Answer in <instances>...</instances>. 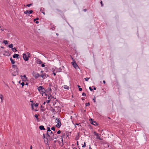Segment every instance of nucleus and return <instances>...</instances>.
<instances>
[{
	"instance_id": "obj_27",
	"label": "nucleus",
	"mask_w": 149,
	"mask_h": 149,
	"mask_svg": "<svg viewBox=\"0 0 149 149\" xmlns=\"http://www.w3.org/2000/svg\"><path fill=\"white\" fill-rule=\"evenodd\" d=\"M64 88L65 89H66L67 90H68L69 89V87L68 86L66 85H65L64 86Z\"/></svg>"
},
{
	"instance_id": "obj_5",
	"label": "nucleus",
	"mask_w": 149,
	"mask_h": 149,
	"mask_svg": "<svg viewBox=\"0 0 149 149\" xmlns=\"http://www.w3.org/2000/svg\"><path fill=\"white\" fill-rule=\"evenodd\" d=\"M43 139H44L45 138L47 140V141H46L45 140H44V142H45V144L46 145H49V144L48 141V138H47V137L45 136V134H43Z\"/></svg>"
},
{
	"instance_id": "obj_18",
	"label": "nucleus",
	"mask_w": 149,
	"mask_h": 149,
	"mask_svg": "<svg viewBox=\"0 0 149 149\" xmlns=\"http://www.w3.org/2000/svg\"><path fill=\"white\" fill-rule=\"evenodd\" d=\"M62 70V69L61 68H60L59 69H57V70L56 71V72H61Z\"/></svg>"
},
{
	"instance_id": "obj_52",
	"label": "nucleus",
	"mask_w": 149,
	"mask_h": 149,
	"mask_svg": "<svg viewBox=\"0 0 149 149\" xmlns=\"http://www.w3.org/2000/svg\"><path fill=\"white\" fill-rule=\"evenodd\" d=\"M61 133V131L60 130H58L57 132V133L58 134H59Z\"/></svg>"
},
{
	"instance_id": "obj_37",
	"label": "nucleus",
	"mask_w": 149,
	"mask_h": 149,
	"mask_svg": "<svg viewBox=\"0 0 149 149\" xmlns=\"http://www.w3.org/2000/svg\"><path fill=\"white\" fill-rule=\"evenodd\" d=\"M26 54L27 56H29V57H30V54L29 52H27Z\"/></svg>"
},
{
	"instance_id": "obj_55",
	"label": "nucleus",
	"mask_w": 149,
	"mask_h": 149,
	"mask_svg": "<svg viewBox=\"0 0 149 149\" xmlns=\"http://www.w3.org/2000/svg\"><path fill=\"white\" fill-rule=\"evenodd\" d=\"M79 91H81L82 90V89L81 88H79Z\"/></svg>"
},
{
	"instance_id": "obj_56",
	"label": "nucleus",
	"mask_w": 149,
	"mask_h": 149,
	"mask_svg": "<svg viewBox=\"0 0 149 149\" xmlns=\"http://www.w3.org/2000/svg\"><path fill=\"white\" fill-rule=\"evenodd\" d=\"M79 124V123H76L74 125L75 126L76 125H78ZM76 127L75 126V127Z\"/></svg>"
},
{
	"instance_id": "obj_4",
	"label": "nucleus",
	"mask_w": 149,
	"mask_h": 149,
	"mask_svg": "<svg viewBox=\"0 0 149 149\" xmlns=\"http://www.w3.org/2000/svg\"><path fill=\"white\" fill-rule=\"evenodd\" d=\"M89 121L91 123L95 126H97L98 125V123L96 121H94L92 118H90L89 119Z\"/></svg>"
},
{
	"instance_id": "obj_20",
	"label": "nucleus",
	"mask_w": 149,
	"mask_h": 149,
	"mask_svg": "<svg viewBox=\"0 0 149 149\" xmlns=\"http://www.w3.org/2000/svg\"><path fill=\"white\" fill-rule=\"evenodd\" d=\"M66 136L67 137H68L69 139V137L68 136L69 135H70V134H71V132H69L68 131H66Z\"/></svg>"
},
{
	"instance_id": "obj_15",
	"label": "nucleus",
	"mask_w": 149,
	"mask_h": 149,
	"mask_svg": "<svg viewBox=\"0 0 149 149\" xmlns=\"http://www.w3.org/2000/svg\"><path fill=\"white\" fill-rule=\"evenodd\" d=\"M39 129L41 130H46V129L44 128V126L42 125L39 126Z\"/></svg>"
},
{
	"instance_id": "obj_46",
	"label": "nucleus",
	"mask_w": 149,
	"mask_h": 149,
	"mask_svg": "<svg viewBox=\"0 0 149 149\" xmlns=\"http://www.w3.org/2000/svg\"><path fill=\"white\" fill-rule=\"evenodd\" d=\"M22 86V87H23L25 85L24 83V82H22L20 84Z\"/></svg>"
},
{
	"instance_id": "obj_23",
	"label": "nucleus",
	"mask_w": 149,
	"mask_h": 149,
	"mask_svg": "<svg viewBox=\"0 0 149 149\" xmlns=\"http://www.w3.org/2000/svg\"><path fill=\"white\" fill-rule=\"evenodd\" d=\"M61 124H57L55 126L56 127H57L58 128H59L61 126Z\"/></svg>"
},
{
	"instance_id": "obj_8",
	"label": "nucleus",
	"mask_w": 149,
	"mask_h": 149,
	"mask_svg": "<svg viewBox=\"0 0 149 149\" xmlns=\"http://www.w3.org/2000/svg\"><path fill=\"white\" fill-rule=\"evenodd\" d=\"M32 74L35 79H37L40 77V74L36 72H33L32 73Z\"/></svg>"
},
{
	"instance_id": "obj_45",
	"label": "nucleus",
	"mask_w": 149,
	"mask_h": 149,
	"mask_svg": "<svg viewBox=\"0 0 149 149\" xmlns=\"http://www.w3.org/2000/svg\"><path fill=\"white\" fill-rule=\"evenodd\" d=\"M90 79V78H88V77H86V78H84V79L86 81H87L89 79Z\"/></svg>"
},
{
	"instance_id": "obj_61",
	"label": "nucleus",
	"mask_w": 149,
	"mask_h": 149,
	"mask_svg": "<svg viewBox=\"0 0 149 149\" xmlns=\"http://www.w3.org/2000/svg\"><path fill=\"white\" fill-rule=\"evenodd\" d=\"M35 22L36 24H38L39 23V22L37 21H36Z\"/></svg>"
},
{
	"instance_id": "obj_40",
	"label": "nucleus",
	"mask_w": 149,
	"mask_h": 149,
	"mask_svg": "<svg viewBox=\"0 0 149 149\" xmlns=\"http://www.w3.org/2000/svg\"><path fill=\"white\" fill-rule=\"evenodd\" d=\"M33 4L32 3L27 4L26 5V6L28 7H29Z\"/></svg>"
},
{
	"instance_id": "obj_53",
	"label": "nucleus",
	"mask_w": 149,
	"mask_h": 149,
	"mask_svg": "<svg viewBox=\"0 0 149 149\" xmlns=\"http://www.w3.org/2000/svg\"><path fill=\"white\" fill-rule=\"evenodd\" d=\"M93 100L94 101V102H96V101H95V97H94V98L93 99Z\"/></svg>"
},
{
	"instance_id": "obj_33",
	"label": "nucleus",
	"mask_w": 149,
	"mask_h": 149,
	"mask_svg": "<svg viewBox=\"0 0 149 149\" xmlns=\"http://www.w3.org/2000/svg\"><path fill=\"white\" fill-rule=\"evenodd\" d=\"M33 12V11L32 10H29V14H31Z\"/></svg>"
},
{
	"instance_id": "obj_64",
	"label": "nucleus",
	"mask_w": 149,
	"mask_h": 149,
	"mask_svg": "<svg viewBox=\"0 0 149 149\" xmlns=\"http://www.w3.org/2000/svg\"><path fill=\"white\" fill-rule=\"evenodd\" d=\"M28 85V83L27 82H26V84H25V85Z\"/></svg>"
},
{
	"instance_id": "obj_32",
	"label": "nucleus",
	"mask_w": 149,
	"mask_h": 149,
	"mask_svg": "<svg viewBox=\"0 0 149 149\" xmlns=\"http://www.w3.org/2000/svg\"><path fill=\"white\" fill-rule=\"evenodd\" d=\"M56 10L57 11H58V12H59L60 13H63V12L62 11H61V10L58 9H56Z\"/></svg>"
},
{
	"instance_id": "obj_59",
	"label": "nucleus",
	"mask_w": 149,
	"mask_h": 149,
	"mask_svg": "<svg viewBox=\"0 0 149 149\" xmlns=\"http://www.w3.org/2000/svg\"><path fill=\"white\" fill-rule=\"evenodd\" d=\"M45 75V78H47V77H48L49 76V75H48V74H47V75Z\"/></svg>"
},
{
	"instance_id": "obj_21",
	"label": "nucleus",
	"mask_w": 149,
	"mask_h": 149,
	"mask_svg": "<svg viewBox=\"0 0 149 149\" xmlns=\"http://www.w3.org/2000/svg\"><path fill=\"white\" fill-rule=\"evenodd\" d=\"M4 52L6 53L7 54V56H9L10 55V52L9 51H7L6 50H5L4 51Z\"/></svg>"
},
{
	"instance_id": "obj_9",
	"label": "nucleus",
	"mask_w": 149,
	"mask_h": 149,
	"mask_svg": "<svg viewBox=\"0 0 149 149\" xmlns=\"http://www.w3.org/2000/svg\"><path fill=\"white\" fill-rule=\"evenodd\" d=\"M20 77L22 79V81H26L27 79V78L26 77V75H24L23 76L21 75Z\"/></svg>"
},
{
	"instance_id": "obj_49",
	"label": "nucleus",
	"mask_w": 149,
	"mask_h": 149,
	"mask_svg": "<svg viewBox=\"0 0 149 149\" xmlns=\"http://www.w3.org/2000/svg\"><path fill=\"white\" fill-rule=\"evenodd\" d=\"M82 95L83 96H85L86 97V95L85 93H82Z\"/></svg>"
},
{
	"instance_id": "obj_41",
	"label": "nucleus",
	"mask_w": 149,
	"mask_h": 149,
	"mask_svg": "<svg viewBox=\"0 0 149 149\" xmlns=\"http://www.w3.org/2000/svg\"><path fill=\"white\" fill-rule=\"evenodd\" d=\"M86 146V143L85 142H84V143L83 145L82 146V147L83 148H85Z\"/></svg>"
},
{
	"instance_id": "obj_38",
	"label": "nucleus",
	"mask_w": 149,
	"mask_h": 149,
	"mask_svg": "<svg viewBox=\"0 0 149 149\" xmlns=\"http://www.w3.org/2000/svg\"><path fill=\"white\" fill-rule=\"evenodd\" d=\"M24 13L25 14H27L29 13V10H26V11H24Z\"/></svg>"
},
{
	"instance_id": "obj_58",
	"label": "nucleus",
	"mask_w": 149,
	"mask_h": 149,
	"mask_svg": "<svg viewBox=\"0 0 149 149\" xmlns=\"http://www.w3.org/2000/svg\"><path fill=\"white\" fill-rule=\"evenodd\" d=\"M83 11L84 12H86L87 11V9H84L83 10Z\"/></svg>"
},
{
	"instance_id": "obj_60",
	"label": "nucleus",
	"mask_w": 149,
	"mask_h": 149,
	"mask_svg": "<svg viewBox=\"0 0 149 149\" xmlns=\"http://www.w3.org/2000/svg\"><path fill=\"white\" fill-rule=\"evenodd\" d=\"M68 25H69V26H70V27L71 28V29H73V28L72 27V26H71L68 23Z\"/></svg>"
},
{
	"instance_id": "obj_12",
	"label": "nucleus",
	"mask_w": 149,
	"mask_h": 149,
	"mask_svg": "<svg viewBox=\"0 0 149 149\" xmlns=\"http://www.w3.org/2000/svg\"><path fill=\"white\" fill-rule=\"evenodd\" d=\"M36 63L38 64H40L42 63V62L41 61L39 58H38L37 59L36 61Z\"/></svg>"
},
{
	"instance_id": "obj_26",
	"label": "nucleus",
	"mask_w": 149,
	"mask_h": 149,
	"mask_svg": "<svg viewBox=\"0 0 149 149\" xmlns=\"http://www.w3.org/2000/svg\"><path fill=\"white\" fill-rule=\"evenodd\" d=\"M52 90L51 88L50 87H49L47 89H45V92H46V91H47L48 92L51 91Z\"/></svg>"
},
{
	"instance_id": "obj_30",
	"label": "nucleus",
	"mask_w": 149,
	"mask_h": 149,
	"mask_svg": "<svg viewBox=\"0 0 149 149\" xmlns=\"http://www.w3.org/2000/svg\"><path fill=\"white\" fill-rule=\"evenodd\" d=\"M8 47L9 48H11V49L13 48V46L12 44H11L8 45Z\"/></svg>"
},
{
	"instance_id": "obj_16",
	"label": "nucleus",
	"mask_w": 149,
	"mask_h": 149,
	"mask_svg": "<svg viewBox=\"0 0 149 149\" xmlns=\"http://www.w3.org/2000/svg\"><path fill=\"white\" fill-rule=\"evenodd\" d=\"M38 116H39V115H38L36 114L35 115L34 117L36 118V119L37 120V121L38 122H39V121H40V120H39V118L38 117Z\"/></svg>"
},
{
	"instance_id": "obj_48",
	"label": "nucleus",
	"mask_w": 149,
	"mask_h": 149,
	"mask_svg": "<svg viewBox=\"0 0 149 149\" xmlns=\"http://www.w3.org/2000/svg\"><path fill=\"white\" fill-rule=\"evenodd\" d=\"M89 89L90 90V91H92L93 90V89L92 88L91 86H90L89 87Z\"/></svg>"
},
{
	"instance_id": "obj_7",
	"label": "nucleus",
	"mask_w": 149,
	"mask_h": 149,
	"mask_svg": "<svg viewBox=\"0 0 149 149\" xmlns=\"http://www.w3.org/2000/svg\"><path fill=\"white\" fill-rule=\"evenodd\" d=\"M56 134H53V135L52 137L51 136V137H49V138H48V141H53L54 140L53 138H54V139H56L57 138L56 137Z\"/></svg>"
},
{
	"instance_id": "obj_57",
	"label": "nucleus",
	"mask_w": 149,
	"mask_h": 149,
	"mask_svg": "<svg viewBox=\"0 0 149 149\" xmlns=\"http://www.w3.org/2000/svg\"><path fill=\"white\" fill-rule=\"evenodd\" d=\"M40 110L41 111H43V112L45 111V110L44 109H43V108L41 109Z\"/></svg>"
},
{
	"instance_id": "obj_25",
	"label": "nucleus",
	"mask_w": 149,
	"mask_h": 149,
	"mask_svg": "<svg viewBox=\"0 0 149 149\" xmlns=\"http://www.w3.org/2000/svg\"><path fill=\"white\" fill-rule=\"evenodd\" d=\"M51 108L52 109L51 110V111H52L53 113H54V114H55V113L56 112V111L55 110V109L53 108L52 107H51Z\"/></svg>"
},
{
	"instance_id": "obj_10",
	"label": "nucleus",
	"mask_w": 149,
	"mask_h": 149,
	"mask_svg": "<svg viewBox=\"0 0 149 149\" xmlns=\"http://www.w3.org/2000/svg\"><path fill=\"white\" fill-rule=\"evenodd\" d=\"M94 134L95 135L97 136L96 139L99 140H102L100 137L99 136V134L96 132L95 131L93 132Z\"/></svg>"
},
{
	"instance_id": "obj_63",
	"label": "nucleus",
	"mask_w": 149,
	"mask_h": 149,
	"mask_svg": "<svg viewBox=\"0 0 149 149\" xmlns=\"http://www.w3.org/2000/svg\"><path fill=\"white\" fill-rule=\"evenodd\" d=\"M40 93L42 95V96H43V94L44 93H42V92H41V93Z\"/></svg>"
},
{
	"instance_id": "obj_51",
	"label": "nucleus",
	"mask_w": 149,
	"mask_h": 149,
	"mask_svg": "<svg viewBox=\"0 0 149 149\" xmlns=\"http://www.w3.org/2000/svg\"><path fill=\"white\" fill-rule=\"evenodd\" d=\"M100 4H101V6L103 7V4L102 1H100Z\"/></svg>"
},
{
	"instance_id": "obj_3",
	"label": "nucleus",
	"mask_w": 149,
	"mask_h": 149,
	"mask_svg": "<svg viewBox=\"0 0 149 149\" xmlns=\"http://www.w3.org/2000/svg\"><path fill=\"white\" fill-rule=\"evenodd\" d=\"M38 90L40 93L42 92L45 93V89L42 86H40L38 88Z\"/></svg>"
},
{
	"instance_id": "obj_6",
	"label": "nucleus",
	"mask_w": 149,
	"mask_h": 149,
	"mask_svg": "<svg viewBox=\"0 0 149 149\" xmlns=\"http://www.w3.org/2000/svg\"><path fill=\"white\" fill-rule=\"evenodd\" d=\"M23 59L25 61H28L29 60V56H27L25 53H24L23 54Z\"/></svg>"
},
{
	"instance_id": "obj_22",
	"label": "nucleus",
	"mask_w": 149,
	"mask_h": 149,
	"mask_svg": "<svg viewBox=\"0 0 149 149\" xmlns=\"http://www.w3.org/2000/svg\"><path fill=\"white\" fill-rule=\"evenodd\" d=\"M77 134L78 135H77L76 136V137L75 138V140L76 141L78 140L79 138V134L78 133Z\"/></svg>"
},
{
	"instance_id": "obj_11",
	"label": "nucleus",
	"mask_w": 149,
	"mask_h": 149,
	"mask_svg": "<svg viewBox=\"0 0 149 149\" xmlns=\"http://www.w3.org/2000/svg\"><path fill=\"white\" fill-rule=\"evenodd\" d=\"M19 55L18 54H14L13 56V57L14 58H17L18 59L19 57Z\"/></svg>"
},
{
	"instance_id": "obj_42",
	"label": "nucleus",
	"mask_w": 149,
	"mask_h": 149,
	"mask_svg": "<svg viewBox=\"0 0 149 149\" xmlns=\"http://www.w3.org/2000/svg\"><path fill=\"white\" fill-rule=\"evenodd\" d=\"M85 104H86V106H89L90 105V103L89 102H88L87 103H86Z\"/></svg>"
},
{
	"instance_id": "obj_62",
	"label": "nucleus",
	"mask_w": 149,
	"mask_h": 149,
	"mask_svg": "<svg viewBox=\"0 0 149 149\" xmlns=\"http://www.w3.org/2000/svg\"><path fill=\"white\" fill-rule=\"evenodd\" d=\"M103 83H104V84H105V83H106V81L105 80H103Z\"/></svg>"
},
{
	"instance_id": "obj_54",
	"label": "nucleus",
	"mask_w": 149,
	"mask_h": 149,
	"mask_svg": "<svg viewBox=\"0 0 149 149\" xmlns=\"http://www.w3.org/2000/svg\"><path fill=\"white\" fill-rule=\"evenodd\" d=\"M92 88H93V90H96V87H95V86H93L92 87Z\"/></svg>"
},
{
	"instance_id": "obj_36",
	"label": "nucleus",
	"mask_w": 149,
	"mask_h": 149,
	"mask_svg": "<svg viewBox=\"0 0 149 149\" xmlns=\"http://www.w3.org/2000/svg\"><path fill=\"white\" fill-rule=\"evenodd\" d=\"M55 129H56V128H55V127L54 126H53L52 128H51V130L53 131H55Z\"/></svg>"
},
{
	"instance_id": "obj_29",
	"label": "nucleus",
	"mask_w": 149,
	"mask_h": 149,
	"mask_svg": "<svg viewBox=\"0 0 149 149\" xmlns=\"http://www.w3.org/2000/svg\"><path fill=\"white\" fill-rule=\"evenodd\" d=\"M45 74H41V75H40V77H41L43 78L44 79H45V77H44L45 76Z\"/></svg>"
},
{
	"instance_id": "obj_2",
	"label": "nucleus",
	"mask_w": 149,
	"mask_h": 149,
	"mask_svg": "<svg viewBox=\"0 0 149 149\" xmlns=\"http://www.w3.org/2000/svg\"><path fill=\"white\" fill-rule=\"evenodd\" d=\"M72 59L73 61L71 63L72 64L73 66L74 67V68L76 69H77L78 68H79V66H78V65L76 63V62L75 61V60L73 59V58H72Z\"/></svg>"
},
{
	"instance_id": "obj_35",
	"label": "nucleus",
	"mask_w": 149,
	"mask_h": 149,
	"mask_svg": "<svg viewBox=\"0 0 149 149\" xmlns=\"http://www.w3.org/2000/svg\"><path fill=\"white\" fill-rule=\"evenodd\" d=\"M34 104L32 103L31 104V108H32V110L34 109V108L33 107V106H34Z\"/></svg>"
},
{
	"instance_id": "obj_47",
	"label": "nucleus",
	"mask_w": 149,
	"mask_h": 149,
	"mask_svg": "<svg viewBox=\"0 0 149 149\" xmlns=\"http://www.w3.org/2000/svg\"><path fill=\"white\" fill-rule=\"evenodd\" d=\"M45 63H42L41 67H45Z\"/></svg>"
},
{
	"instance_id": "obj_1",
	"label": "nucleus",
	"mask_w": 149,
	"mask_h": 149,
	"mask_svg": "<svg viewBox=\"0 0 149 149\" xmlns=\"http://www.w3.org/2000/svg\"><path fill=\"white\" fill-rule=\"evenodd\" d=\"M12 67L13 68V71L12 69V71H11L12 75L13 76H15L18 74L17 73L18 71V69L17 66L15 65H13Z\"/></svg>"
},
{
	"instance_id": "obj_28",
	"label": "nucleus",
	"mask_w": 149,
	"mask_h": 149,
	"mask_svg": "<svg viewBox=\"0 0 149 149\" xmlns=\"http://www.w3.org/2000/svg\"><path fill=\"white\" fill-rule=\"evenodd\" d=\"M2 43H4L6 45L8 44V41L7 40H4Z\"/></svg>"
},
{
	"instance_id": "obj_13",
	"label": "nucleus",
	"mask_w": 149,
	"mask_h": 149,
	"mask_svg": "<svg viewBox=\"0 0 149 149\" xmlns=\"http://www.w3.org/2000/svg\"><path fill=\"white\" fill-rule=\"evenodd\" d=\"M55 68H52V71L53 72V74L54 75V76H55L56 75V73L55 72V71H56L55 69L56 68V67H55Z\"/></svg>"
},
{
	"instance_id": "obj_19",
	"label": "nucleus",
	"mask_w": 149,
	"mask_h": 149,
	"mask_svg": "<svg viewBox=\"0 0 149 149\" xmlns=\"http://www.w3.org/2000/svg\"><path fill=\"white\" fill-rule=\"evenodd\" d=\"M10 60L11 61V63L13 65L15 63V61H14V60L12 58H10Z\"/></svg>"
},
{
	"instance_id": "obj_44",
	"label": "nucleus",
	"mask_w": 149,
	"mask_h": 149,
	"mask_svg": "<svg viewBox=\"0 0 149 149\" xmlns=\"http://www.w3.org/2000/svg\"><path fill=\"white\" fill-rule=\"evenodd\" d=\"M39 104V103H37L35 104H34V106H35L36 107H38Z\"/></svg>"
},
{
	"instance_id": "obj_50",
	"label": "nucleus",
	"mask_w": 149,
	"mask_h": 149,
	"mask_svg": "<svg viewBox=\"0 0 149 149\" xmlns=\"http://www.w3.org/2000/svg\"><path fill=\"white\" fill-rule=\"evenodd\" d=\"M50 101H51V100H47L46 101V102L47 104H48V103H49L50 102Z\"/></svg>"
},
{
	"instance_id": "obj_14",
	"label": "nucleus",
	"mask_w": 149,
	"mask_h": 149,
	"mask_svg": "<svg viewBox=\"0 0 149 149\" xmlns=\"http://www.w3.org/2000/svg\"><path fill=\"white\" fill-rule=\"evenodd\" d=\"M62 136H61V141L62 142V145H63V137L65 135V133H64L63 132V131H62Z\"/></svg>"
},
{
	"instance_id": "obj_17",
	"label": "nucleus",
	"mask_w": 149,
	"mask_h": 149,
	"mask_svg": "<svg viewBox=\"0 0 149 149\" xmlns=\"http://www.w3.org/2000/svg\"><path fill=\"white\" fill-rule=\"evenodd\" d=\"M56 120L57 121L56 122V123H57V124H61V121L59 120V119L56 118Z\"/></svg>"
},
{
	"instance_id": "obj_34",
	"label": "nucleus",
	"mask_w": 149,
	"mask_h": 149,
	"mask_svg": "<svg viewBox=\"0 0 149 149\" xmlns=\"http://www.w3.org/2000/svg\"><path fill=\"white\" fill-rule=\"evenodd\" d=\"M46 136H47V137H51L49 135V134L48 133V132H47L46 134H45Z\"/></svg>"
},
{
	"instance_id": "obj_39",
	"label": "nucleus",
	"mask_w": 149,
	"mask_h": 149,
	"mask_svg": "<svg viewBox=\"0 0 149 149\" xmlns=\"http://www.w3.org/2000/svg\"><path fill=\"white\" fill-rule=\"evenodd\" d=\"M3 97V96L2 95V94H1L0 95V98L1 99V102H2V101H3V99H2Z\"/></svg>"
},
{
	"instance_id": "obj_24",
	"label": "nucleus",
	"mask_w": 149,
	"mask_h": 149,
	"mask_svg": "<svg viewBox=\"0 0 149 149\" xmlns=\"http://www.w3.org/2000/svg\"><path fill=\"white\" fill-rule=\"evenodd\" d=\"M14 52H15L17 51V49L15 47L11 49Z\"/></svg>"
},
{
	"instance_id": "obj_31",
	"label": "nucleus",
	"mask_w": 149,
	"mask_h": 149,
	"mask_svg": "<svg viewBox=\"0 0 149 149\" xmlns=\"http://www.w3.org/2000/svg\"><path fill=\"white\" fill-rule=\"evenodd\" d=\"M44 8H40V11L42 13V12H44Z\"/></svg>"
},
{
	"instance_id": "obj_43",
	"label": "nucleus",
	"mask_w": 149,
	"mask_h": 149,
	"mask_svg": "<svg viewBox=\"0 0 149 149\" xmlns=\"http://www.w3.org/2000/svg\"><path fill=\"white\" fill-rule=\"evenodd\" d=\"M47 132H50L51 131L50 128L49 127H47Z\"/></svg>"
}]
</instances>
